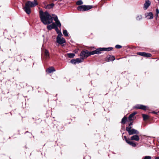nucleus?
I'll return each mask as SVG.
<instances>
[{
    "instance_id": "nucleus-33",
    "label": "nucleus",
    "mask_w": 159,
    "mask_h": 159,
    "mask_svg": "<svg viewBox=\"0 0 159 159\" xmlns=\"http://www.w3.org/2000/svg\"><path fill=\"white\" fill-rule=\"evenodd\" d=\"M156 14H158L159 12V10L158 8H157L156 10Z\"/></svg>"
},
{
    "instance_id": "nucleus-8",
    "label": "nucleus",
    "mask_w": 159,
    "mask_h": 159,
    "mask_svg": "<svg viewBox=\"0 0 159 159\" xmlns=\"http://www.w3.org/2000/svg\"><path fill=\"white\" fill-rule=\"evenodd\" d=\"M134 108L144 110H146L148 109V107L142 105L138 104L135 105L134 107Z\"/></svg>"
},
{
    "instance_id": "nucleus-7",
    "label": "nucleus",
    "mask_w": 159,
    "mask_h": 159,
    "mask_svg": "<svg viewBox=\"0 0 159 159\" xmlns=\"http://www.w3.org/2000/svg\"><path fill=\"white\" fill-rule=\"evenodd\" d=\"M61 36H57V42L61 44L66 43V40L63 38H61Z\"/></svg>"
},
{
    "instance_id": "nucleus-16",
    "label": "nucleus",
    "mask_w": 159,
    "mask_h": 159,
    "mask_svg": "<svg viewBox=\"0 0 159 159\" xmlns=\"http://www.w3.org/2000/svg\"><path fill=\"white\" fill-rule=\"evenodd\" d=\"M54 6V4L53 3H51L48 5L46 7V8L50 9L53 7Z\"/></svg>"
},
{
    "instance_id": "nucleus-26",
    "label": "nucleus",
    "mask_w": 159,
    "mask_h": 159,
    "mask_svg": "<svg viewBox=\"0 0 159 159\" xmlns=\"http://www.w3.org/2000/svg\"><path fill=\"white\" fill-rule=\"evenodd\" d=\"M83 2L81 0H80L76 2V4L77 5H80L82 4Z\"/></svg>"
},
{
    "instance_id": "nucleus-6",
    "label": "nucleus",
    "mask_w": 159,
    "mask_h": 159,
    "mask_svg": "<svg viewBox=\"0 0 159 159\" xmlns=\"http://www.w3.org/2000/svg\"><path fill=\"white\" fill-rule=\"evenodd\" d=\"M91 55L90 54V52H89L87 51H82L80 53V56L82 58L84 59L85 57L86 58Z\"/></svg>"
},
{
    "instance_id": "nucleus-24",
    "label": "nucleus",
    "mask_w": 159,
    "mask_h": 159,
    "mask_svg": "<svg viewBox=\"0 0 159 159\" xmlns=\"http://www.w3.org/2000/svg\"><path fill=\"white\" fill-rule=\"evenodd\" d=\"M67 56L71 58L75 56V54L73 53H68L67 54Z\"/></svg>"
},
{
    "instance_id": "nucleus-15",
    "label": "nucleus",
    "mask_w": 159,
    "mask_h": 159,
    "mask_svg": "<svg viewBox=\"0 0 159 159\" xmlns=\"http://www.w3.org/2000/svg\"><path fill=\"white\" fill-rule=\"evenodd\" d=\"M57 26H56L55 28V30H56L58 35L57 36H62V34L60 30H59L58 28L57 27Z\"/></svg>"
},
{
    "instance_id": "nucleus-21",
    "label": "nucleus",
    "mask_w": 159,
    "mask_h": 159,
    "mask_svg": "<svg viewBox=\"0 0 159 159\" xmlns=\"http://www.w3.org/2000/svg\"><path fill=\"white\" fill-rule=\"evenodd\" d=\"M127 120V117L125 116L122 119L121 123L122 124H125Z\"/></svg>"
},
{
    "instance_id": "nucleus-5",
    "label": "nucleus",
    "mask_w": 159,
    "mask_h": 159,
    "mask_svg": "<svg viewBox=\"0 0 159 159\" xmlns=\"http://www.w3.org/2000/svg\"><path fill=\"white\" fill-rule=\"evenodd\" d=\"M131 127H126V130L127 131L129 135H131L134 134H138L139 132L137 130L134 129H131Z\"/></svg>"
},
{
    "instance_id": "nucleus-20",
    "label": "nucleus",
    "mask_w": 159,
    "mask_h": 159,
    "mask_svg": "<svg viewBox=\"0 0 159 159\" xmlns=\"http://www.w3.org/2000/svg\"><path fill=\"white\" fill-rule=\"evenodd\" d=\"M112 47H108L107 48H103V51H108L111 50L112 49Z\"/></svg>"
},
{
    "instance_id": "nucleus-9",
    "label": "nucleus",
    "mask_w": 159,
    "mask_h": 159,
    "mask_svg": "<svg viewBox=\"0 0 159 159\" xmlns=\"http://www.w3.org/2000/svg\"><path fill=\"white\" fill-rule=\"evenodd\" d=\"M102 51H103V48H98L95 50L90 52V54L94 55L96 54H99L101 53Z\"/></svg>"
},
{
    "instance_id": "nucleus-22",
    "label": "nucleus",
    "mask_w": 159,
    "mask_h": 159,
    "mask_svg": "<svg viewBox=\"0 0 159 159\" xmlns=\"http://www.w3.org/2000/svg\"><path fill=\"white\" fill-rule=\"evenodd\" d=\"M134 118V116L132 114H131L129 117V120L130 121L133 120Z\"/></svg>"
},
{
    "instance_id": "nucleus-25",
    "label": "nucleus",
    "mask_w": 159,
    "mask_h": 159,
    "mask_svg": "<svg viewBox=\"0 0 159 159\" xmlns=\"http://www.w3.org/2000/svg\"><path fill=\"white\" fill-rule=\"evenodd\" d=\"M63 33L65 36H68V32L66 30H63Z\"/></svg>"
},
{
    "instance_id": "nucleus-35",
    "label": "nucleus",
    "mask_w": 159,
    "mask_h": 159,
    "mask_svg": "<svg viewBox=\"0 0 159 159\" xmlns=\"http://www.w3.org/2000/svg\"><path fill=\"white\" fill-rule=\"evenodd\" d=\"M132 125V122H131L129 124V127H131V125Z\"/></svg>"
},
{
    "instance_id": "nucleus-13",
    "label": "nucleus",
    "mask_w": 159,
    "mask_h": 159,
    "mask_svg": "<svg viewBox=\"0 0 159 159\" xmlns=\"http://www.w3.org/2000/svg\"><path fill=\"white\" fill-rule=\"evenodd\" d=\"M130 139L132 140L139 141V138L138 135H135L131 136L130 137Z\"/></svg>"
},
{
    "instance_id": "nucleus-28",
    "label": "nucleus",
    "mask_w": 159,
    "mask_h": 159,
    "mask_svg": "<svg viewBox=\"0 0 159 159\" xmlns=\"http://www.w3.org/2000/svg\"><path fill=\"white\" fill-rule=\"evenodd\" d=\"M142 116L144 120H147L148 119V116L147 115L144 114H143Z\"/></svg>"
},
{
    "instance_id": "nucleus-1",
    "label": "nucleus",
    "mask_w": 159,
    "mask_h": 159,
    "mask_svg": "<svg viewBox=\"0 0 159 159\" xmlns=\"http://www.w3.org/2000/svg\"><path fill=\"white\" fill-rule=\"evenodd\" d=\"M39 17L41 21L44 25H48L52 22L53 18L47 11H39Z\"/></svg>"
},
{
    "instance_id": "nucleus-34",
    "label": "nucleus",
    "mask_w": 159,
    "mask_h": 159,
    "mask_svg": "<svg viewBox=\"0 0 159 159\" xmlns=\"http://www.w3.org/2000/svg\"><path fill=\"white\" fill-rule=\"evenodd\" d=\"M136 112H134V113H132V114L134 116L136 114H137Z\"/></svg>"
},
{
    "instance_id": "nucleus-29",
    "label": "nucleus",
    "mask_w": 159,
    "mask_h": 159,
    "mask_svg": "<svg viewBox=\"0 0 159 159\" xmlns=\"http://www.w3.org/2000/svg\"><path fill=\"white\" fill-rule=\"evenodd\" d=\"M70 62L71 63L74 64H75L77 63L76 59H72L70 61Z\"/></svg>"
},
{
    "instance_id": "nucleus-3",
    "label": "nucleus",
    "mask_w": 159,
    "mask_h": 159,
    "mask_svg": "<svg viewBox=\"0 0 159 159\" xmlns=\"http://www.w3.org/2000/svg\"><path fill=\"white\" fill-rule=\"evenodd\" d=\"M53 19L55 21V23H53L51 25L47 26V29L49 30H51L52 29H55L56 26H58L59 27H61V24L58 20L57 16H55L53 17Z\"/></svg>"
},
{
    "instance_id": "nucleus-2",
    "label": "nucleus",
    "mask_w": 159,
    "mask_h": 159,
    "mask_svg": "<svg viewBox=\"0 0 159 159\" xmlns=\"http://www.w3.org/2000/svg\"><path fill=\"white\" fill-rule=\"evenodd\" d=\"M37 5L38 3L36 0H34L33 2L29 1L26 2L23 9L27 14H30L31 13V8L34 7Z\"/></svg>"
},
{
    "instance_id": "nucleus-11",
    "label": "nucleus",
    "mask_w": 159,
    "mask_h": 159,
    "mask_svg": "<svg viewBox=\"0 0 159 159\" xmlns=\"http://www.w3.org/2000/svg\"><path fill=\"white\" fill-rule=\"evenodd\" d=\"M150 5L151 2L149 0H145V2L144 4V9L145 10L147 9Z\"/></svg>"
},
{
    "instance_id": "nucleus-17",
    "label": "nucleus",
    "mask_w": 159,
    "mask_h": 159,
    "mask_svg": "<svg viewBox=\"0 0 159 159\" xmlns=\"http://www.w3.org/2000/svg\"><path fill=\"white\" fill-rule=\"evenodd\" d=\"M55 71V69L54 67H50L48 69V71L49 73H52L53 72Z\"/></svg>"
},
{
    "instance_id": "nucleus-12",
    "label": "nucleus",
    "mask_w": 159,
    "mask_h": 159,
    "mask_svg": "<svg viewBox=\"0 0 159 159\" xmlns=\"http://www.w3.org/2000/svg\"><path fill=\"white\" fill-rule=\"evenodd\" d=\"M145 16L148 19H151L153 17V14L152 12H149L146 13L145 14Z\"/></svg>"
},
{
    "instance_id": "nucleus-39",
    "label": "nucleus",
    "mask_w": 159,
    "mask_h": 159,
    "mask_svg": "<svg viewBox=\"0 0 159 159\" xmlns=\"http://www.w3.org/2000/svg\"><path fill=\"white\" fill-rule=\"evenodd\" d=\"M59 1H61V0H58Z\"/></svg>"
},
{
    "instance_id": "nucleus-36",
    "label": "nucleus",
    "mask_w": 159,
    "mask_h": 159,
    "mask_svg": "<svg viewBox=\"0 0 159 159\" xmlns=\"http://www.w3.org/2000/svg\"><path fill=\"white\" fill-rule=\"evenodd\" d=\"M155 159H159V157H157L155 158Z\"/></svg>"
},
{
    "instance_id": "nucleus-27",
    "label": "nucleus",
    "mask_w": 159,
    "mask_h": 159,
    "mask_svg": "<svg viewBox=\"0 0 159 159\" xmlns=\"http://www.w3.org/2000/svg\"><path fill=\"white\" fill-rule=\"evenodd\" d=\"M136 19L137 20H140L142 19V17L141 15H138L136 17Z\"/></svg>"
},
{
    "instance_id": "nucleus-32",
    "label": "nucleus",
    "mask_w": 159,
    "mask_h": 159,
    "mask_svg": "<svg viewBox=\"0 0 159 159\" xmlns=\"http://www.w3.org/2000/svg\"><path fill=\"white\" fill-rule=\"evenodd\" d=\"M151 157L150 156H146L144 157L143 159H151Z\"/></svg>"
},
{
    "instance_id": "nucleus-10",
    "label": "nucleus",
    "mask_w": 159,
    "mask_h": 159,
    "mask_svg": "<svg viewBox=\"0 0 159 159\" xmlns=\"http://www.w3.org/2000/svg\"><path fill=\"white\" fill-rule=\"evenodd\" d=\"M137 54L139 55L146 57H151L152 56L151 54L145 52H139L137 53Z\"/></svg>"
},
{
    "instance_id": "nucleus-23",
    "label": "nucleus",
    "mask_w": 159,
    "mask_h": 159,
    "mask_svg": "<svg viewBox=\"0 0 159 159\" xmlns=\"http://www.w3.org/2000/svg\"><path fill=\"white\" fill-rule=\"evenodd\" d=\"M76 59V60L77 63H79L82 62L83 61L84 58L81 57L80 58H77Z\"/></svg>"
},
{
    "instance_id": "nucleus-31",
    "label": "nucleus",
    "mask_w": 159,
    "mask_h": 159,
    "mask_svg": "<svg viewBox=\"0 0 159 159\" xmlns=\"http://www.w3.org/2000/svg\"><path fill=\"white\" fill-rule=\"evenodd\" d=\"M115 47L116 48L119 49L122 48V46L119 45H117L115 46Z\"/></svg>"
},
{
    "instance_id": "nucleus-14",
    "label": "nucleus",
    "mask_w": 159,
    "mask_h": 159,
    "mask_svg": "<svg viewBox=\"0 0 159 159\" xmlns=\"http://www.w3.org/2000/svg\"><path fill=\"white\" fill-rule=\"evenodd\" d=\"M115 60V57L113 56H108L106 60L107 61H113Z\"/></svg>"
},
{
    "instance_id": "nucleus-30",
    "label": "nucleus",
    "mask_w": 159,
    "mask_h": 159,
    "mask_svg": "<svg viewBox=\"0 0 159 159\" xmlns=\"http://www.w3.org/2000/svg\"><path fill=\"white\" fill-rule=\"evenodd\" d=\"M124 138L127 143H128L130 139H127L126 136H124Z\"/></svg>"
},
{
    "instance_id": "nucleus-19",
    "label": "nucleus",
    "mask_w": 159,
    "mask_h": 159,
    "mask_svg": "<svg viewBox=\"0 0 159 159\" xmlns=\"http://www.w3.org/2000/svg\"><path fill=\"white\" fill-rule=\"evenodd\" d=\"M128 143L133 147H135L136 146V144L134 142L129 141Z\"/></svg>"
},
{
    "instance_id": "nucleus-4",
    "label": "nucleus",
    "mask_w": 159,
    "mask_h": 159,
    "mask_svg": "<svg viewBox=\"0 0 159 159\" xmlns=\"http://www.w3.org/2000/svg\"><path fill=\"white\" fill-rule=\"evenodd\" d=\"M93 8V6L92 5H81L79 6L77 8V9L78 11H84L88 10Z\"/></svg>"
},
{
    "instance_id": "nucleus-38",
    "label": "nucleus",
    "mask_w": 159,
    "mask_h": 159,
    "mask_svg": "<svg viewBox=\"0 0 159 159\" xmlns=\"http://www.w3.org/2000/svg\"><path fill=\"white\" fill-rule=\"evenodd\" d=\"M158 2L159 3V0H157Z\"/></svg>"
},
{
    "instance_id": "nucleus-18",
    "label": "nucleus",
    "mask_w": 159,
    "mask_h": 159,
    "mask_svg": "<svg viewBox=\"0 0 159 159\" xmlns=\"http://www.w3.org/2000/svg\"><path fill=\"white\" fill-rule=\"evenodd\" d=\"M44 54L46 58H48L49 57V53L48 50L45 49L44 51Z\"/></svg>"
},
{
    "instance_id": "nucleus-37",
    "label": "nucleus",
    "mask_w": 159,
    "mask_h": 159,
    "mask_svg": "<svg viewBox=\"0 0 159 159\" xmlns=\"http://www.w3.org/2000/svg\"><path fill=\"white\" fill-rule=\"evenodd\" d=\"M156 16L157 17L158 16V14H156Z\"/></svg>"
}]
</instances>
